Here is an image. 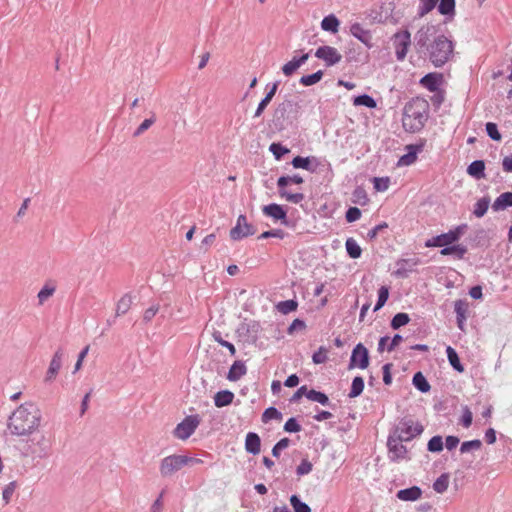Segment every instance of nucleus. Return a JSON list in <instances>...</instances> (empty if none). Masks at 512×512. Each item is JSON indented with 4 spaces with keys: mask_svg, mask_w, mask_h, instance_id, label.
Segmentation results:
<instances>
[{
    "mask_svg": "<svg viewBox=\"0 0 512 512\" xmlns=\"http://www.w3.org/2000/svg\"><path fill=\"white\" fill-rule=\"evenodd\" d=\"M269 150L272 152V154L275 156L277 160L281 159L284 154L289 152V149H287L286 147L282 146L279 143H272L270 145Z\"/></svg>",
    "mask_w": 512,
    "mask_h": 512,
    "instance_id": "3c124183",
    "label": "nucleus"
},
{
    "mask_svg": "<svg viewBox=\"0 0 512 512\" xmlns=\"http://www.w3.org/2000/svg\"><path fill=\"white\" fill-rule=\"evenodd\" d=\"M309 58V54H303L300 58L292 59L287 62L282 67V72L285 76H291L303 63H305Z\"/></svg>",
    "mask_w": 512,
    "mask_h": 512,
    "instance_id": "aec40b11",
    "label": "nucleus"
},
{
    "mask_svg": "<svg viewBox=\"0 0 512 512\" xmlns=\"http://www.w3.org/2000/svg\"><path fill=\"white\" fill-rule=\"evenodd\" d=\"M409 321H410V318H409L408 314L397 313L391 321V327L393 329H398V328L408 324Z\"/></svg>",
    "mask_w": 512,
    "mask_h": 512,
    "instance_id": "37998d69",
    "label": "nucleus"
},
{
    "mask_svg": "<svg viewBox=\"0 0 512 512\" xmlns=\"http://www.w3.org/2000/svg\"><path fill=\"white\" fill-rule=\"evenodd\" d=\"M429 115V103L420 97L411 99L404 107L402 124L403 128L410 133L420 131Z\"/></svg>",
    "mask_w": 512,
    "mask_h": 512,
    "instance_id": "f03ea898",
    "label": "nucleus"
},
{
    "mask_svg": "<svg viewBox=\"0 0 512 512\" xmlns=\"http://www.w3.org/2000/svg\"><path fill=\"white\" fill-rule=\"evenodd\" d=\"M56 291L52 283H46L37 294L38 304L43 305Z\"/></svg>",
    "mask_w": 512,
    "mask_h": 512,
    "instance_id": "cd10ccee",
    "label": "nucleus"
},
{
    "mask_svg": "<svg viewBox=\"0 0 512 512\" xmlns=\"http://www.w3.org/2000/svg\"><path fill=\"white\" fill-rule=\"evenodd\" d=\"M155 122V117H151L149 119H145L134 132V136H139L148 130Z\"/></svg>",
    "mask_w": 512,
    "mask_h": 512,
    "instance_id": "052dcab7",
    "label": "nucleus"
},
{
    "mask_svg": "<svg viewBox=\"0 0 512 512\" xmlns=\"http://www.w3.org/2000/svg\"><path fill=\"white\" fill-rule=\"evenodd\" d=\"M455 0H439L438 12L441 15L453 18L455 16Z\"/></svg>",
    "mask_w": 512,
    "mask_h": 512,
    "instance_id": "a878e982",
    "label": "nucleus"
},
{
    "mask_svg": "<svg viewBox=\"0 0 512 512\" xmlns=\"http://www.w3.org/2000/svg\"><path fill=\"white\" fill-rule=\"evenodd\" d=\"M199 458L189 457L187 455L172 454L164 457L159 464V472L163 478H168L176 474L183 467L194 464H202Z\"/></svg>",
    "mask_w": 512,
    "mask_h": 512,
    "instance_id": "7ed1b4c3",
    "label": "nucleus"
},
{
    "mask_svg": "<svg viewBox=\"0 0 512 512\" xmlns=\"http://www.w3.org/2000/svg\"><path fill=\"white\" fill-rule=\"evenodd\" d=\"M369 365V353L367 348L362 344H357L351 354L349 369L359 368L366 369Z\"/></svg>",
    "mask_w": 512,
    "mask_h": 512,
    "instance_id": "f8f14e48",
    "label": "nucleus"
},
{
    "mask_svg": "<svg viewBox=\"0 0 512 512\" xmlns=\"http://www.w3.org/2000/svg\"><path fill=\"white\" fill-rule=\"evenodd\" d=\"M404 440H400L396 436H390L387 441L389 459L394 462L406 460L408 451L402 444Z\"/></svg>",
    "mask_w": 512,
    "mask_h": 512,
    "instance_id": "9d476101",
    "label": "nucleus"
},
{
    "mask_svg": "<svg viewBox=\"0 0 512 512\" xmlns=\"http://www.w3.org/2000/svg\"><path fill=\"white\" fill-rule=\"evenodd\" d=\"M462 232L463 231L461 227H456L447 233H443L428 239L425 242V247L432 248L452 245L460 239Z\"/></svg>",
    "mask_w": 512,
    "mask_h": 512,
    "instance_id": "0eeeda50",
    "label": "nucleus"
},
{
    "mask_svg": "<svg viewBox=\"0 0 512 512\" xmlns=\"http://www.w3.org/2000/svg\"><path fill=\"white\" fill-rule=\"evenodd\" d=\"M422 145H407V153L398 160V166H409L416 162L417 153L422 150Z\"/></svg>",
    "mask_w": 512,
    "mask_h": 512,
    "instance_id": "2eb2a0df",
    "label": "nucleus"
},
{
    "mask_svg": "<svg viewBox=\"0 0 512 512\" xmlns=\"http://www.w3.org/2000/svg\"><path fill=\"white\" fill-rule=\"evenodd\" d=\"M290 183L301 184L303 183V178L299 175L282 176L277 181L279 189H285Z\"/></svg>",
    "mask_w": 512,
    "mask_h": 512,
    "instance_id": "e433bc0d",
    "label": "nucleus"
},
{
    "mask_svg": "<svg viewBox=\"0 0 512 512\" xmlns=\"http://www.w3.org/2000/svg\"><path fill=\"white\" fill-rule=\"evenodd\" d=\"M512 206V192L502 193L494 201L492 208L495 211L504 210L507 207Z\"/></svg>",
    "mask_w": 512,
    "mask_h": 512,
    "instance_id": "393cba45",
    "label": "nucleus"
},
{
    "mask_svg": "<svg viewBox=\"0 0 512 512\" xmlns=\"http://www.w3.org/2000/svg\"><path fill=\"white\" fill-rule=\"evenodd\" d=\"M443 76L440 73H429L425 75L420 83L422 86L427 88L430 92H435L438 90L440 84L442 83Z\"/></svg>",
    "mask_w": 512,
    "mask_h": 512,
    "instance_id": "f3484780",
    "label": "nucleus"
},
{
    "mask_svg": "<svg viewBox=\"0 0 512 512\" xmlns=\"http://www.w3.org/2000/svg\"><path fill=\"white\" fill-rule=\"evenodd\" d=\"M467 249L463 245H449V246H443V249L440 251V254L443 256L447 255H456L458 259H462L464 255L466 254Z\"/></svg>",
    "mask_w": 512,
    "mask_h": 512,
    "instance_id": "bb28decb",
    "label": "nucleus"
},
{
    "mask_svg": "<svg viewBox=\"0 0 512 512\" xmlns=\"http://www.w3.org/2000/svg\"><path fill=\"white\" fill-rule=\"evenodd\" d=\"M339 27L340 21L334 14L325 16L321 21L322 30L330 32L332 34H336L339 31Z\"/></svg>",
    "mask_w": 512,
    "mask_h": 512,
    "instance_id": "412c9836",
    "label": "nucleus"
},
{
    "mask_svg": "<svg viewBox=\"0 0 512 512\" xmlns=\"http://www.w3.org/2000/svg\"><path fill=\"white\" fill-rule=\"evenodd\" d=\"M454 310L457 317L466 318L468 303L464 300H457L454 304Z\"/></svg>",
    "mask_w": 512,
    "mask_h": 512,
    "instance_id": "8fccbe9b",
    "label": "nucleus"
},
{
    "mask_svg": "<svg viewBox=\"0 0 512 512\" xmlns=\"http://www.w3.org/2000/svg\"><path fill=\"white\" fill-rule=\"evenodd\" d=\"M353 104L355 106H366L368 108H375L377 106L376 101L367 94L355 97Z\"/></svg>",
    "mask_w": 512,
    "mask_h": 512,
    "instance_id": "c9c22d12",
    "label": "nucleus"
},
{
    "mask_svg": "<svg viewBox=\"0 0 512 512\" xmlns=\"http://www.w3.org/2000/svg\"><path fill=\"white\" fill-rule=\"evenodd\" d=\"M261 441L260 437L253 432H249L245 439V449L247 452L257 455L260 453Z\"/></svg>",
    "mask_w": 512,
    "mask_h": 512,
    "instance_id": "a211bd4d",
    "label": "nucleus"
},
{
    "mask_svg": "<svg viewBox=\"0 0 512 512\" xmlns=\"http://www.w3.org/2000/svg\"><path fill=\"white\" fill-rule=\"evenodd\" d=\"M421 495L422 491L417 486L402 489L397 492V498L402 501H416L421 497Z\"/></svg>",
    "mask_w": 512,
    "mask_h": 512,
    "instance_id": "6ab92c4d",
    "label": "nucleus"
},
{
    "mask_svg": "<svg viewBox=\"0 0 512 512\" xmlns=\"http://www.w3.org/2000/svg\"><path fill=\"white\" fill-rule=\"evenodd\" d=\"M418 6V15L419 17H424L428 13H430L437 5L439 0H419Z\"/></svg>",
    "mask_w": 512,
    "mask_h": 512,
    "instance_id": "2f4dec72",
    "label": "nucleus"
},
{
    "mask_svg": "<svg viewBox=\"0 0 512 512\" xmlns=\"http://www.w3.org/2000/svg\"><path fill=\"white\" fill-rule=\"evenodd\" d=\"M345 247H346V250H347V253L348 255L353 258V259H357L361 256V253H362V249L361 247L358 245V243L356 242L355 239L353 238H348L346 240V243H345Z\"/></svg>",
    "mask_w": 512,
    "mask_h": 512,
    "instance_id": "7c9ffc66",
    "label": "nucleus"
},
{
    "mask_svg": "<svg viewBox=\"0 0 512 512\" xmlns=\"http://www.w3.org/2000/svg\"><path fill=\"white\" fill-rule=\"evenodd\" d=\"M350 33L367 48L373 47L372 34L369 30L365 29L360 23H354L350 26Z\"/></svg>",
    "mask_w": 512,
    "mask_h": 512,
    "instance_id": "ddd939ff",
    "label": "nucleus"
},
{
    "mask_svg": "<svg viewBox=\"0 0 512 512\" xmlns=\"http://www.w3.org/2000/svg\"><path fill=\"white\" fill-rule=\"evenodd\" d=\"M360 217H361V211L357 207H350L346 212V220L349 223L359 220Z\"/></svg>",
    "mask_w": 512,
    "mask_h": 512,
    "instance_id": "680f3d73",
    "label": "nucleus"
},
{
    "mask_svg": "<svg viewBox=\"0 0 512 512\" xmlns=\"http://www.w3.org/2000/svg\"><path fill=\"white\" fill-rule=\"evenodd\" d=\"M61 365H62V353L57 351L53 355V357L50 361V364H49V368L46 372V377H45L46 382H51L56 378L59 370L61 369Z\"/></svg>",
    "mask_w": 512,
    "mask_h": 512,
    "instance_id": "dca6fc26",
    "label": "nucleus"
},
{
    "mask_svg": "<svg viewBox=\"0 0 512 512\" xmlns=\"http://www.w3.org/2000/svg\"><path fill=\"white\" fill-rule=\"evenodd\" d=\"M297 302L294 300L282 301L277 305L278 310L283 314H288L297 309Z\"/></svg>",
    "mask_w": 512,
    "mask_h": 512,
    "instance_id": "a18cd8bd",
    "label": "nucleus"
},
{
    "mask_svg": "<svg viewBox=\"0 0 512 512\" xmlns=\"http://www.w3.org/2000/svg\"><path fill=\"white\" fill-rule=\"evenodd\" d=\"M214 339H215V340H216V341H217L221 346L226 347V348L229 350V352H230V354H231V355H235V353H236V349H235V346H234L232 343H230V342H228V341H226V340H223L219 334H218V335H216V334H215V335H214Z\"/></svg>",
    "mask_w": 512,
    "mask_h": 512,
    "instance_id": "774afa93",
    "label": "nucleus"
},
{
    "mask_svg": "<svg viewBox=\"0 0 512 512\" xmlns=\"http://www.w3.org/2000/svg\"><path fill=\"white\" fill-rule=\"evenodd\" d=\"M131 297L123 296L117 303L116 314L123 315L125 314L131 306Z\"/></svg>",
    "mask_w": 512,
    "mask_h": 512,
    "instance_id": "c03bdc74",
    "label": "nucleus"
},
{
    "mask_svg": "<svg viewBox=\"0 0 512 512\" xmlns=\"http://www.w3.org/2000/svg\"><path fill=\"white\" fill-rule=\"evenodd\" d=\"M485 163L482 160L473 161L467 168V173L475 179H482L485 177Z\"/></svg>",
    "mask_w": 512,
    "mask_h": 512,
    "instance_id": "b1692460",
    "label": "nucleus"
},
{
    "mask_svg": "<svg viewBox=\"0 0 512 512\" xmlns=\"http://www.w3.org/2000/svg\"><path fill=\"white\" fill-rule=\"evenodd\" d=\"M15 491V483H9L2 491V499L5 504H8L14 494Z\"/></svg>",
    "mask_w": 512,
    "mask_h": 512,
    "instance_id": "4d7b16f0",
    "label": "nucleus"
},
{
    "mask_svg": "<svg viewBox=\"0 0 512 512\" xmlns=\"http://www.w3.org/2000/svg\"><path fill=\"white\" fill-rule=\"evenodd\" d=\"M389 297V289L386 286H381L378 290V301L374 307V311L381 309L387 302Z\"/></svg>",
    "mask_w": 512,
    "mask_h": 512,
    "instance_id": "79ce46f5",
    "label": "nucleus"
},
{
    "mask_svg": "<svg viewBox=\"0 0 512 512\" xmlns=\"http://www.w3.org/2000/svg\"><path fill=\"white\" fill-rule=\"evenodd\" d=\"M234 394L229 390H222L215 394L214 404L216 407L221 408L230 405L233 402Z\"/></svg>",
    "mask_w": 512,
    "mask_h": 512,
    "instance_id": "5701e85b",
    "label": "nucleus"
},
{
    "mask_svg": "<svg viewBox=\"0 0 512 512\" xmlns=\"http://www.w3.org/2000/svg\"><path fill=\"white\" fill-rule=\"evenodd\" d=\"M364 389V380L362 377H355L352 381L351 390L349 392L350 398H355L359 396Z\"/></svg>",
    "mask_w": 512,
    "mask_h": 512,
    "instance_id": "f704fd0d",
    "label": "nucleus"
},
{
    "mask_svg": "<svg viewBox=\"0 0 512 512\" xmlns=\"http://www.w3.org/2000/svg\"><path fill=\"white\" fill-rule=\"evenodd\" d=\"M449 486V475L444 473L440 475L433 484V489L437 493H444Z\"/></svg>",
    "mask_w": 512,
    "mask_h": 512,
    "instance_id": "72a5a7b5",
    "label": "nucleus"
},
{
    "mask_svg": "<svg viewBox=\"0 0 512 512\" xmlns=\"http://www.w3.org/2000/svg\"><path fill=\"white\" fill-rule=\"evenodd\" d=\"M279 195L294 204H298L304 199L302 193H289L286 189H279Z\"/></svg>",
    "mask_w": 512,
    "mask_h": 512,
    "instance_id": "a19ab883",
    "label": "nucleus"
},
{
    "mask_svg": "<svg viewBox=\"0 0 512 512\" xmlns=\"http://www.w3.org/2000/svg\"><path fill=\"white\" fill-rule=\"evenodd\" d=\"M489 204H490L489 197H483V198L479 199L474 205L473 214L477 218L483 217L489 208Z\"/></svg>",
    "mask_w": 512,
    "mask_h": 512,
    "instance_id": "c756f323",
    "label": "nucleus"
},
{
    "mask_svg": "<svg viewBox=\"0 0 512 512\" xmlns=\"http://www.w3.org/2000/svg\"><path fill=\"white\" fill-rule=\"evenodd\" d=\"M482 446L480 440L475 439L471 441H465L461 444L460 451L461 453H468L473 450H479Z\"/></svg>",
    "mask_w": 512,
    "mask_h": 512,
    "instance_id": "49530a36",
    "label": "nucleus"
},
{
    "mask_svg": "<svg viewBox=\"0 0 512 512\" xmlns=\"http://www.w3.org/2000/svg\"><path fill=\"white\" fill-rule=\"evenodd\" d=\"M453 53V43L444 35L438 36L430 47V60L436 67L444 65Z\"/></svg>",
    "mask_w": 512,
    "mask_h": 512,
    "instance_id": "20e7f679",
    "label": "nucleus"
},
{
    "mask_svg": "<svg viewBox=\"0 0 512 512\" xmlns=\"http://www.w3.org/2000/svg\"><path fill=\"white\" fill-rule=\"evenodd\" d=\"M447 357L450 365L458 372L462 373L464 371L463 365L460 363L457 352L451 347L448 346L446 349Z\"/></svg>",
    "mask_w": 512,
    "mask_h": 512,
    "instance_id": "c85d7f7f",
    "label": "nucleus"
},
{
    "mask_svg": "<svg viewBox=\"0 0 512 512\" xmlns=\"http://www.w3.org/2000/svg\"><path fill=\"white\" fill-rule=\"evenodd\" d=\"M256 232L255 227L248 223L245 215H240L237 218L236 225L230 230V237L232 240H240L242 238L254 235Z\"/></svg>",
    "mask_w": 512,
    "mask_h": 512,
    "instance_id": "1a4fd4ad",
    "label": "nucleus"
},
{
    "mask_svg": "<svg viewBox=\"0 0 512 512\" xmlns=\"http://www.w3.org/2000/svg\"><path fill=\"white\" fill-rule=\"evenodd\" d=\"M422 424L412 418H403L395 428L394 436L400 440L410 441L423 432Z\"/></svg>",
    "mask_w": 512,
    "mask_h": 512,
    "instance_id": "39448f33",
    "label": "nucleus"
},
{
    "mask_svg": "<svg viewBox=\"0 0 512 512\" xmlns=\"http://www.w3.org/2000/svg\"><path fill=\"white\" fill-rule=\"evenodd\" d=\"M428 450L431 452H440L443 450V441L441 436H434L428 442Z\"/></svg>",
    "mask_w": 512,
    "mask_h": 512,
    "instance_id": "09e8293b",
    "label": "nucleus"
},
{
    "mask_svg": "<svg viewBox=\"0 0 512 512\" xmlns=\"http://www.w3.org/2000/svg\"><path fill=\"white\" fill-rule=\"evenodd\" d=\"M473 415L468 407L463 409V414L460 419V423L463 427L469 428L472 424Z\"/></svg>",
    "mask_w": 512,
    "mask_h": 512,
    "instance_id": "6e6d98bb",
    "label": "nucleus"
},
{
    "mask_svg": "<svg viewBox=\"0 0 512 512\" xmlns=\"http://www.w3.org/2000/svg\"><path fill=\"white\" fill-rule=\"evenodd\" d=\"M315 57L322 60L326 66H334L342 60L341 53L333 46L324 45L317 48Z\"/></svg>",
    "mask_w": 512,
    "mask_h": 512,
    "instance_id": "9b49d317",
    "label": "nucleus"
},
{
    "mask_svg": "<svg viewBox=\"0 0 512 512\" xmlns=\"http://www.w3.org/2000/svg\"><path fill=\"white\" fill-rule=\"evenodd\" d=\"M43 416L38 405L27 401L17 406L7 420V430L15 437H29L39 431Z\"/></svg>",
    "mask_w": 512,
    "mask_h": 512,
    "instance_id": "f257e3e1",
    "label": "nucleus"
},
{
    "mask_svg": "<svg viewBox=\"0 0 512 512\" xmlns=\"http://www.w3.org/2000/svg\"><path fill=\"white\" fill-rule=\"evenodd\" d=\"M389 187V178H374V188L377 191H385Z\"/></svg>",
    "mask_w": 512,
    "mask_h": 512,
    "instance_id": "338daca9",
    "label": "nucleus"
},
{
    "mask_svg": "<svg viewBox=\"0 0 512 512\" xmlns=\"http://www.w3.org/2000/svg\"><path fill=\"white\" fill-rule=\"evenodd\" d=\"M289 443H290V441H289L288 438H283L279 442H277L276 445L272 449L273 456L274 457H279L280 456V452L282 450L286 449L289 446Z\"/></svg>",
    "mask_w": 512,
    "mask_h": 512,
    "instance_id": "bf43d9fd",
    "label": "nucleus"
},
{
    "mask_svg": "<svg viewBox=\"0 0 512 512\" xmlns=\"http://www.w3.org/2000/svg\"><path fill=\"white\" fill-rule=\"evenodd\" d=\"M413 384L414 386L421 392H428L430 390V385L424 375L421 372H417L413 376Z\"/></svg>",
    "mask_w": 512,
    "mask_h": 512,
    "instance_id": "473e14b6",
    "label": "nucleus"
},
{
    "mask_svg": "<svg viewBox=\"0 0 512 512\" xmlns=\"http://www.w3.org/2000/svg\"><path fill=\"white\" fill-rule=\"evenodd\" d=\"M284 430L286 432H299L301 430V426L294 418H290L286 421Z\"/></svg>",
    "mask_w": 512,
    "mask_h": 512,
    "instance_id": "69168bd1",
    "label": "nucleus"
},
{
    "mask_svg": "<svg viewBox=\"0 0 512 512\" xmlns=\"http://www.w3.org/2000/svg\"><path fill=\"white\" fill-rule=\"evenodd\" d=\"M159 311V305H153L149 308H147L143 313V320L148 323L150 322L158 313Z\"/></svg>",
    "mask_w": 512,
    "mask_h": 512,
    "instance_id": "e2e57ef3",
    "label": "nucleus"
},
{
    "mask_svg": "<svg viewBox=\"0 0 512 512\" xmlns=\"http://www.w3.org/2000/svg\"><path fill=\"white\" fill-rule=\"evenodd\" d=\"M306 397L309 400L314 401V402H318V403H320L322 405H326L329 402L328 397L324 393L316 391V390H313V389L309 390L306 393Z\"/></svg>",
    "mask_w": 512,
    "mask_h": 512,
    "instance_id": "ea45409f",
    "label": "nucleus"
},
{
    "mask_svg": "<svg viewBox=\"0 0 512 512\" xmlns=\"http://www.w3.org/2000/svg\"><path fill=\"white\" fill-rule=\"evenodd\" d=\"M201 422L199 415H189L174 429L173 435L180 440H187L197 429Z\"/></svg>",
    "mask_w": 512,
    "mask_h": 512,
    "instance_id": "423d86ee",
    "label": "nucleus"
},
{
    "mask_svg": "<svg viewBox=\"0 0 512 512\" xmlns=\"http://www.w3.org/2000/svg\"><path fill=\"white\" fill-rule=\"evenodd\" d=\"M312 360L315 364H323L327 362L328 360V349L321 346L318 351H316L313 356Z\"/></svg>",
    "mask_w": 512,
    "mask_h": 512,
    "instance_id": "de8ad7c7",
    "label": "nucleus"
},
{
    "mask_svg": "<svg viewBox=\"0 0 512 512\" xmlns=\"http://www.w3.org/2000/svg\"><path fill=\"white\" fill-rule=\"evenodd\" d=\"M313 465L307 459L302 460L300 465L297 467V474L299 476L307 475L312 471Z\"/></svg>",
    "mask_w": 512,
    "mask_h": 512,
    "instance_id": "5fc2aeb1",
    "label": "nucleus"
},
{
    "mask_svg": "<svg viewBox=\"0 0 512 512\" xmlns=\"http://www.w3.org/2000/svg\"><path fill=\"white\" fill-rule=\"evenodd\" d=\"M290 504L293 507L294 512H311V508L306 503L302 502L296 495H292L290 497Z\"/></svg>",
    "mask_w": 512,
    "mask_h": 512,
    "instance_id": "58836bf2",
    "label": "nucleus"
},
{
    "mask_svg": "<svg viewBox=\"0 0 512 512\" xmlns=\"http://www.w3.org/2000/svg\"><path fill=\"white\" fill-rule=\"evenodd\" d=\"M322 77L323 72L319 70L313 74L302 76L300 78V83L304 86H311L318 83L322 79Z\"/></svg>",
    "mask_w": 512,
    "mask_h": 512,
    "instance_id": "4c0bfd02",
    "label": "nucleus"
},
{
    "mask_svg": "<svg viewBox=\"0 0 512 512\" xmlns=\"http://www.w3.org/2000/svg\"><path fill=\"white\" fill-rule=\"evenodd\" d=\"M392 41L397 59L403 61L411 45L410 32L408 30L399 31L393 35Z\"/></svg>",
    "mask_w": 512,
    "mask_h": 512,
    "instance_id": "6e6552de",
    "label": "nucleus"
},
{
    "mask_svg": "<svg viewBox=\"0 0 512 512\" xmlns=\"http://www.w3.org/2000/svg\"><path fill=\"white\" fill-rule=\"evenodd\" d=\"M284 236H285V233L281 229H273V230H270V231L263 232L259 236V239H266V238H269V237H275V238L283 239Z\"/></svg>",
    "mask_w": 512,
    "mask_h": 512,
    "instance_id": "0e129e2a",
    "label": "nucleus"
},
{
    "mask_svg": "<svg viewBox=\"0 0 512 512\" xmlns=\"http://www.w3.org/2000/svg\"><path fill=\"white\" fill-rule=\"evenodd\" d=\"M280 418H281V413L274 407L267 408L262 415L263 422H268L272 419H280Z\"/></svg>",
    "mask_w": 512,
    "mask_h": 512,
    "instance_id": "864d4df0",
    "label": "nucleus"
},
{
    "mask_svg": "<svg viewBox=\"0 0 512 512\" xmlns=\"http://www.w3.org/2000/svg\"><path fill=\"white\" fill-rule=\"evenodd\" d=\"M247 372V368L242 361H235L229 369L227 378L230 381H238Z\"/></svg>",
    "mask_w": 512,
    "mask_h": 512,
    "instance_id": "4be33fe9",
    "label": "nucleus"
},
{
    "mask_svg": "<svg viewBox=\"0 0 512 512\" xmlns=\"http://www.w3.org/2000/svg\"><path fill=\"white\" fill-rule=\"evenodd\" d=\"M486 131L489 137L495 141L501 140V134L498 131L497 125L493 122L486 123Z\"/></svg>",
    "mask_w": 512,
    "mask_h": 512,
    "instance_id": "603ef678",
    "label": "nucleus"
},
{
    "mask_svg": "<svg viewBox=\"0 0 512 512\" xmlns=\"http://www.w3.org/2000/svg\"><path fill=\"white\" fill-rule=\"evenodd\" d=\"M262 212L265 216L272 218L275 221L286 222L287 213L283 207L279 204H269L262 208Z\"/></svg>",
    "mask_w": 512,
    "mask_h": 512,
    "instance_id": "4468645a",
    "label": "nucleus"
},
{
    "mask_svg": "<svg viewBox=\"0 0 512 512\" xmlns=\"http://www.w3.org/2000/svg\"><path fill=\"white\" fill-rule=\"evenodd\" d=\"M292 165H293L294 168H302V169L309 170L310 160H309V158H304V157H301V156H296L292 160Z\"/></svg>",
    "mask_w": 512,
    "mask_h": 512,
    "instance_id": "13d9d810",
    "label": "nucleus"
}]
</instances>
